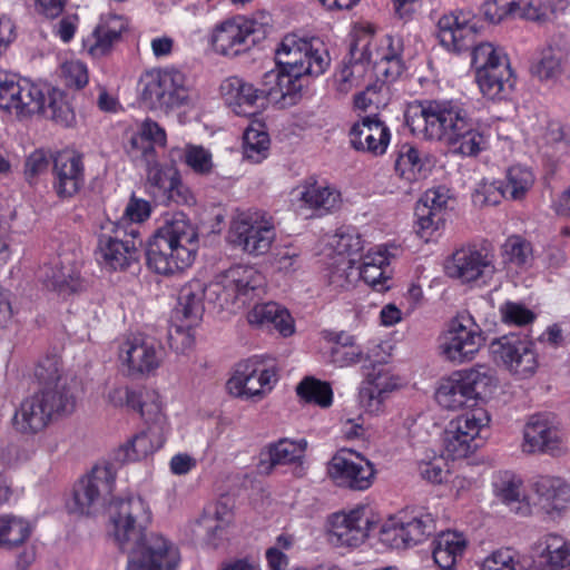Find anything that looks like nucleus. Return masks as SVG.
<instances>
[{"label": "nucleus", "instance_id": "obj_41", "mask_svg": "<svg viewBox=\"0 0 570 570\" xmlns=\"http://www.w3.org/2000/svg\"><path fill=\"white\" fill-rule=\"evenodd\" d=\"M481 94L491 100L508 98L514 89L515 77L510 66L499 65L497 69L475 73Z\"/></svg>", "mask_w": 570, "mask_h": 570}, {"label": "nucleus", "instance_id": "obj_51", "mask_svg": "<svg viewBox=\"0 0 570 570\" xmlns=\"http://www.w3.org/2000/svg\"><path fill=\"white\" fill-rule=\"evenodd\" d=\"M232 523L233 511L223 502H216L208 507L199 520V524L206 530L212 542L220 539Z\"/></svg>", "mask_w": 570, "mask_h": 570}, {"label": "nucleus", "instance_id": "obj_17", "mask_svg": "<svg viewBox=\"0 0 570 570\" xmlns=\"http://www.w3.org/2000/svg\"><path fill=\"white\" fill-rule=\"evenodd\" d=\"M493 360L517 380L532 377L539 367L538 353L527 336L510 333L490 345Z\"/></svg>", "mask_w": 570, "mask_h": 570}, {"label": "nucleus", "instance_id": "obj_27", "mask_svg": "<svg viewBox=\"0 0 570 570\" xmlns=\"http://www.w3.org/2000/svg\"><path fill=\"white\" fill-rule=\"evenodd\" d=\"M530 551L529 570H563L570 567V540L558 532L540 535Z\"/></svg>", "mask_w": 570, "mask_h": 570}, {"label": "nucleus", "instance_id": "obj_26", "mask_svg": "<svg viewBox=\"0 0 570 570\" xmlns=\"http://www.w3.org/2000/svg\"><path fill=\"white\" fill-rule=\"evenodd\" d=\"M569 55L570 38L556 33L539 49L531 72L542 81H554L567 71Z\"/></svg>", "mask_w": 570, "mask_h": 570}, {"label": "nucleus", "instance_id": "obj_37", "mask_svg": "<svg viewBox=\"0 0 570 570\" xmlns=\"http://www.w3.org/2000/svg\"><path fill=\"white\" fill-rule=\"evenodd\" d=\"M250 326L262 330H275L283 337L295 333V321L288 309L278 303L267 302L256 304L247 313Z\"/></svg>", "mask_w": 570, "mask_h": 570}, {"label": "nucleus", "instance_id": "obj_49", "mask_svg": "<svg viewBox=\"0 0 570 570\" xmlns=\"http://www.w3.org/2000/svg\"><path fill=\"white\" fill-rule=\"evenodd\" d=\"M479 570H529V559L514 548L501 547L479 562Z\"/></svg>", "mask_w": 570, "mask_h": 570}, {"label": "nucleus", "instance_id": "obj_19", "mask_svg": "<svg viewBox=\"0 0 570 570\" xmlns=\"http://www.w3.org/2000/svg\"><path fill=\"white\" fill-rule=\"evenodd\" d=\"M125 233L115 222L101 226L98 234L95 257L97 264L105 272H122L137 261V246L134 240L121 239Z\"/></svg>", "mask_w": 570, "mask_h": 570}, {"label": "nucleus", "instance_id": "obj_34", "mask_svg": "<svg viewBox=\"0 0 570 570\" xmlns=\"http://www.w3.org/2000/svg\"><path fill=\"white\" fill-rule=\"evenodd\" d=\"M46 400L35 393L23 399L11 417L12 429L23 435L42 431L51 421V411Z\"/></svg>", "mask_w": 570, "mask_h": 570}, {"label": "nucleus", "instance_id": "obj_43", "mask_svg": "<svg viewBox=\"0 0 570 570\" xmlns=\"http://www.w3.org/2000/svg\"><path fill=\"white\" fill-rule=\"evenodd\" d=\"M220 92L225 101L234 108L238 115H250L247 107L252 108L262 95V89H256L252 83L245 82L238 77H229L220 85Z\"/></svg>", "mask_w": 570, "mask_h": 570}, {"label": "nucleus", "instance_id": "obj_11", "mask_svg": "<svg viewBox=\"0 0 570 570\" xmlns=\"http://www.w3.org/2000/svg\"><path fill=\"white\" fill-rule=\"evenodd\" d=\"M277 372L258 357L238 362L226 382L228 394L245 402H261L277 383Z\"/></svg>", "mask_w": 570, "mask_h": 570}, {"label": "nucleus", "instance_id": "obj_54", "mask_svg": "<svg viewBox=\"0 0 570 570\" xmlns=\"http://www.w3.org/2000/svg\"><path fill=\"white\" fill-rule=\"evenodd\" d=\"M37 396H41L46 400V404L53 407L51 411V419L55 415H67L70 414L76 406V400L73 394L70 392L68 383L55 385L50 387H41V391L36 393Z\"/></svg>", "mask_w": 570, "mask_h": 570}, {"label": "nucleus", "instance_id": "obj_39", "mask_svg": "<svg viewBox=\"0 0 570 570\" xmlns=\"http://www.w3.org/2000/svg\"><path fill=\"white\" fill-rule=\"evenodd\" d=\"M391 255L385 246H376L370 249L357 266V278H362L376 291L389 288Z\"/></svg>", "mask_w": 570, "mask_h": 570}, {"label": "nucleus", "instance_id": "obj_60", "mask_svg": "<svg viewBox=\"0 0 570 570\" xmlns=\"http://www.w3.org/2000/svg\"><path fill=\"white\" fill-rule=\"evenodd\" d=\"M36 377L42 387H50L68 383L66 376L61 372L60 358L56 355L46 356L36 367Z\"/></svg>", "mask_w": 570, "mask_h": 570}, {"label": "nucleus", "instance_id": "obj_2", "mask_svg": "<svg viewBox=\"0 0 570 570\" xmlns=\"http://www.w3.org/2000/svg\"><path fill=\"white\" fill-rule=\"evenodd\" d=\"M107 513L109 538L129 552L126 570H177L181 560L178 546L159 533L144 535L151 511L142 498L112 500Z\"/></svg>", "mask_w": 570, "mask_h": 570}, {"label": "nucleus", "instance_id": "obj_48", "mask_svg": "<svg viewBox=\"0 0 570 570\" xmlns=\"http://www.w3.org/2000/svg\"><path fill=\"white\" fill-rule=\"evenodd\" d=\"M534 183L535 175L530 167L520 164L510 166L502 183L505 199L514 202L524 199Z\"/></svg>", "mask_w": 570, "mask_h": 570}, {"label": "nucleus", "instance_id": "obj_32", "mask_svg": "<svg viewBox=\"0 0 570 570\" xmlns=\"http://www.w3.org/2000/svg\"><path fill=\"white\" fill-rule=\"evenodd\" d=\"M348 138L353 149L373 156H382L390 145L391 131L380 119L364 117L353 124L348 131Z\"/></svg>", "mask_w": 570, "mask_h": 570}, {"label": "nucleus", "instance_id": "obj_13", "mask_svg": "<svg viewBox=\"0 0 570 570\" xmlns=\"http://www.w3.org/2000/svg\"><path fill=\"white\" fill-rule=\"evenodd\" d=\"M326 475L341 489L363 492L374 484L377 470L363 453L343 448L336 451L327 462Z\"/></svg>", "mask_w": 570, "mask_h": 570}, {"label": "nucleus", "instance_id": "obj_16", "mask_svg": "<svg viewBox=\"0 0 570 570\" xmlns=\"http://www.w3.org/2000/svg\"><path fill=\"white\" fill-rule=\"evenodd\" d=\"M147 164L146 189L149 196L159 204L175 203L178 205H193L195 197L183 180L175 166H163L154 157L153 148L144 150Z\"/></svg>", "mask_w": 570, "mask_h": 570}, {"label": "nucleus", "instance_id": "obj_57", "mask_svg": "<svg viewBox=\"0 0 570 570\" xmlns=\"http://www.w3.org/2000/svg\"><path fill=\"white\" fill-rule=\"evenodd\" d=\"M472 63L475 68V73L478 71L497 69L499 65L510 66L503 49L490 42L480 43L474 48Z\"/></svg>", "mask_w": 570, "mask_h": 570}, {"label": "nucleus", "instance_id": "obj_12", "mask_svg": "<svg viewBox=\"0 0 570 570\" xmlns=\"http://www.w3.org/2000/svg\"><path fill=\"white\" fill-rule=\"evenodd\" d=\"M228 235L230 242L246 254L261 256L276 239L275 220L265 212H242L233 217Z\"/></svg>", "mask_w": 570, "mask_h": 570}, {"label": "nucleus", "instance_id": "obj_62", "mask_svg": "<svg viewBox=\"0 0 570 570\" xmlns=\"http://www.w3.org/2000/svg\"><path fill=\"white\" fill-rule=\"evenodd\" d=\"M397 379L386 365H374L367 373L365 389L390 395L397 387Z\"/></svg>", "mask_w": 570, "mask_h": 570}, {"label": "nucleus", "instance_id": "obj_45", "mask_svg": "<svg viewBox=\"0 0 570 570\" xmlns=\"http://www.w3.org/2000/svg\"><path fill=\"white\" fill-rule=\"evenodd\" d=\"M136 409L147 423V428L168 433L170 424L165 413V400L155 390H147L137 395Z\"/></svg>", "mask_w": 570, "mask_h": 570}, {"label": "nucleus", "instance_id": "obj_59", "mask_svg": "<svg viewBox=\"0 0 570 570\" xmlns=\"http://www.w3.org/2000/svg\"><path fill=\"white\" fill-rule=\"evenodd\" d=\"M198 324H189L188 321L174 320L171 316V325L168 332V341L170 347L177 353L188 352L195 343L194 328Z\"/></svg>", "mask_w": 570, "mask_h": 570}, {"label": "nucleus", "instance_id": "obj_58", "mask_svg": "<svg viewBox=\"0 0 570 570\" xmlns=\"http://www.w3.org/2000/svg\"><path fill=\"white\" fill-rule=\"evenodd\" d=\"M167 136L165 129L161 128L157 122L150 119H146L139 128L137 136L131 138L132 148L141 150L144 154L145 149L154 148L155 146H165ZM155 151V149H153Z\"/></svg>", "mask_w": 570, "mask_h": 570}, {"label": "nucleus", "instance_id": "obj_33", "mask_svg": "<svg viewBox=\"0 0 570 570\" xmlns=\"http://www.w3.org/2000/svg\"><path fill=\"white\" fill-rule=\"evenodd\" d=\"M43 283L59 294H70L81 287L79 265L75 254H63L52 258L41 268Z\"/></svg>", "mask_w": 570, "mask_h": 570}, {"label": "nucleus", "instance_id": "obj_30", "mask_svg": "<svg viewBox=\"0 0 570 570\" xmlns=\"http://www.w3.org/2000/svg\"><path fill=\"white\" fill-rule=\"evenodd\" d=\"M256 31V22L244 17H235L216 24L210 33L214 50L224 56L242 52L248 38Z\"/></svg>", "mask_w": 570, "mask_h": 570}, {"label": "nucleus", "instance_id": "obj_1", "mask_svg": "<svg viewBox=\"0 0 570 570\" xmlns=\"http://www.w3.org/2000/svg\"><path fill=\"white\" fill-rule=\"evenodd\" d=\"M379 529V541L396 550L424 542L435 531V518L425 509H405L380 523L379 514L367 504H355L326 515L323 531L334 549L353 551L362 547Z\"/></svg>", "mask_w": 570, "mask_h": 570}, {"label": "nucleus", "instance_id": "obj_31", "mask_svg": "<svg viewBox=\"0 0 570 570\" xmlns=\"http://www.w3.org/2000/svg\"><path fill=\"white\" fill-rule=\"evenodd\" d=\"M52 186L60 198H71L83 186L85 168L82 158L73 150H63L53 159Z\"/></svg>", "mask_w": 570, "mask_h": 570}, {"label": "nucleus", "instance_id": "obj_5", "mask_svg": "<svg viewBox=\"0 0 570 570\" xmlns=\"http://www.w3.org/2000/svg\"><path fill=\"white\" fill-rule=\"evenodd\" d=\"M466 108L458 99H432L410 105L405 121L412 134L426 141L444 144Z\"/></svg>", "mask_w": 570, "mask_h": 570}, {"label": "nucleus", "instance_id": "obj_3", "mask_svg": "<svg viewBox=\"0 0 570 570\" xmlns=\"http://www.w3.org/2000/svg\"><path fill=\"white\" fill-rule=\"evenodd\" d=\"M197 227L181 212L165 217L147 244V264L160 275H175L189 268L197 256Z\"/></svg>", "mask_w": 570, "mask_h": 570}, {"label": "nucleus", "instance_id": "obj_6", "mask_svg": "<svg viewBox=\"0 0 570 570\" xmlns=\"http://www.w3.org/2000/svg\"><path fill=\"white\" fill-rule=\"evenodd\" d=\"M356 35L351 47L352 59L372 65L375 73L385 81L396 80L405 68L403 40L391 35L375 36L370 23L360 27Z\"/></svg>", "mask_w": 570, "mask_h": 570}, {"label": "nucleus", "instance_id": "obj_8", "mask_svg": "<svg viewBox=\"0 0 570 570\" xmlns=\"http://www.w3.org/2000/svg\"><path fill=\"white\" fill-rule=\"evenodd\" d=\"M485 343V336L474 317L459 313L453 317L438 338L439 355L455 365L469 363L475 358Z\"/></svg>", "mask_w": 570, "mask_h": 570}, {"label": "nucleus", "instance_id": "obj_24", "mask_svg": "<svg viewBox=\"0 0 570 570\" xmlns=\"http://www.w3.org/2000/svg\"><path fill=\"white\" fill-rule=\"evenodd\" d=\"M478 32V20L471 10L460 9L440 17L436 36L442 47L459 52L468 48Z\"/></svg>", "mask_w": 570, "mask_h": 570}, {"label": "nucleus", "instance_id": "obj_29", "mask_svg": "<svg viewBox=\"0 0 570 570\" xmlns=\"http://www.w3.org/2000/svg\"><path fill=\"white\" fill-rule=\"evenodd\" d=\"M292 204L297 210L309 209L322 216L340 207L341 194L334 187L308 178L293 189Z\"/></svg>", "mask_w": 570, "mask_h": 570}, {"label": "nucleus", "instance_id": "obj_64", "mask_svg": "<svg viewBox=\"0 0 570 570\" xmlns=\"http://www.w3.org/2000/svg\"><path fill=\"white\" fill-rule=\"evenodd\" d=\"M504 259L518 267L528 265L532 259L530 243L520 236L509 237L502 247Z\"/></svg>", "mask_w": 570, "mask_h": 570}, {"label": "nucleus", "instance_id": "obj_40", "mask_svg": "<svg viewBox=\"0 0 570 570\" xmlns=\"http://www.w3.org/2000/svg\"><path fill=\"white\" fill-rule=\"evenodd\" d=\"M208 301V284L191 279L181 289L178 304L173 313L174 320L199 324L204 313V299Z\"/></svg>", "mask_w": 570, "mask_h": 570}, {"label": "nucleus", "instance_id": "obj_46", "mask_svg": "<svg viewBox=\"0 0 570 570\" xmlns=\"http://www.w3.org/2000/svg\"><path fill=\"white\" fill-rule=\"evenodd\" d=\"M33 524L30 520L6 513L0 515V548L14 549L23 544L31 535Z\"/></svg>", "mask_w": 570, "mask_h": 570}, {"label": "nucleus", "instance_id": "obj_15", "mask_svg": "<svg viewBox=\"0 0 570 570\" xmlns=\"http://www.w3.org/2000/svg\"><path fill=\"white\" fill-rule=\"evenodd\" d=\"M522 453L528 455L564 456L569 452L566 434L559 422L549 414H533L523 425Z\"/></svg>", "mask_w": 570, "mask_h": 570}, {"label": "nucleus", "instance_id": "obj_36", "mask_svg": "<svg viewBox=\"0 0 570 570\" xmlns=\"http://www.w3.org/2000/svg\"><path fill=\"white\" fill-rule=\"evenodd\" d=\"M302 75L293 72L286 66H277L263 77L262 95L284 104H295L303 89Z\"/></svg>", "mask_w": 570, "mask_h": 570}, {"label": "nucleus", "instance_id": "obj_53", "mask_svg": "<svg viewBox=\"0 0 570 570\" xmlns=\"http://www.w3.org/2000/svg\"><path fill=\"white\" fill-rule=\"evenodd\" d=\"M451 422L481 445L482 434L490 428L491 415L485 407L476 406L455 416Z\"/></svg>", "mask_w": 570, "mask_h": 570}, {"label": "nucleus", "instance_id": "obj_42", "mask_svg": "<svg viewBox=\"0 0 570 570\" xmlns=\"http://www.w3.org/2000/svg\"><path fill=\"white\" fill-rule=\"evenodd\" d=\"M168 433L147 428L119 448L118 459L124 462H136L146 459L163 448Z\"/></svg>", "mask_w": 570, "mask_h": 570}, {"label": "nucleus", "instance_id": "obj_25", "mask_svg": "<svg viewBox=\"0 0 570 570\" xmlns=\"http://www.w3.org/2000/svg\"><path fill=\"white\" fill-rule=\"evenodd\" d=\"M118 360L129 374H147L159 367L160 347L150 337L132 335L119 345Z\"/></svg>", "mask_w": 570, "mask_h": 570}, {"label": "nucleus", "instance_id": "obj_35", "mask_svg": "<svg viewBox=\"0 0 570 570\" xmlns=\"http://www.w3.org/2000/svg\"><path fill=\"white\" fill-rule=\"evenodd\" d=\"M124 16L114 12L104 13L92 33L83 40V47L92 57H101L110 51L127 29Z\"/></svg>", "mask_w": 570, "mask_h": 570}, {"label": "nucleus", "instance_id": "obj_63", "mask_svg": "<svg viewBox=\"0 0 570 570\" xmlns=\"http://www.w3.org/2000/svg\"><path fill=\"white\" fill-rule=\"evenodd\" d=\"M185 164L196 174L207 176L214 168L212 153L198 145H187L183 153Z\"/></svg>", "mask_w": 570, "mask_h": 570}, {"label": "nucleus", "instance_id": "obj_10", "mask_svg": "<svg viewBox=\"0 0 570 570\" xmlns=\"http://www.w3.org/2000/svg\"><path fill=\"white\" fill-rule=\"evenodd\" d=\"M139 92L142 102L153 109L171 110L191 101L184 73L171 68L145 71L139 79Z\"/></svg>", "mask_w": 570, "mask_h": 570}, {"label": "nucleus", "instance_id": "obj_55", "mask_svg": "<svg viewBox=\"0 0 570 570\" xmlns=\"http://www.w3.org/2000/svg\"><path fill=\"white\" fill-rule=\"evenodd\" d=\"M297 395L307 403L316 404L323 409L333 403V390L327 382L315 377H305L296 387Z\"/></svg>", "mask_w": 570, "mask_h": 570}, {"label": "nucleus", "instance_id": "obj_23", "mask_svg": "<svg viewBox=\"0 0 570 570\" xmlns=\"http://www.w3.org/2000/svg\"><path fill=\"white\" fill-rule=\"evenodd\" d=\"M493 498L519 517H531L534 513V502L529 488L525 489L521 476L511 471H499L491 480Z\"/></svg>", "mask_w": 570, "mask_h": 570}, {"label": "nucleus", "instance_id": "obj_4", "mask_svg": "<svg viewBox=\"0 0 570 570\" xmlns=\"http://www.w3.org/2000/svg\"><path fill=\"white\" fill-rule=\"evenodd\" d=\"M498 386L495 372L485 364H475L441 379L435 390V401L448 411L472 409L492 399Z\"/></svg>", "mask_w": 570, "mask_h": 570}, {"label": "nucleus", "instance_id": "obj_9", "mask_svg": "<svg viewBox=\"0 0 570 570\" xmlns=\"http://www.w3.org/2000/svg\"><path fill=\"white\" fill-rule=\"evenodd\" d=\"M275 61L303 77H318L328 69L331 58L320 39L288 33L275 49Z\"/></svg>", "mask_w": 570, "mask_h": 570}, {"label": "nucleus", "instance_id": "obj_47", "mask_svg": "<svg viewBox=\"0 0 570 570\" xmlns=\"http://www.w3.org/2000/svg\"><path fill=\"white\" fill-rule=\"evenodd\" d=\"M306 439H281L268 446V466L266 472H271L272 468L276 465H286L292 463H302L307 450Z\"/></svg>", "mask_w": 570, "mask_h": 570}, {"label": "nucleus", "instance_id": "obj_22", "mask_svg": "<svg viewBox=\"0 0 570 570\" xmlns=\"http://www.w3.org/2000/svg\"><path fill=\"white\" fill-rule=\"evenodd\" d=\"M491 127L474 120L466 110L443 144L461 157H476L490 146Z\"/></svg>", "mask_w": 570, "mask_h": 570}, {"label": "nucleus", "instance_id": "obj_21", "mask_svg": "<svg viewBox=\"0 0 570 570\" xmlns=\"http://www.w3.org/2000/svg\"><path fill=\"white\" fill-rule=\"evenodd\" d=\"M445 274L462 283H487L494 272L493 256L475 247L456 249L444 264Z\"/></svg>", "mask_w": 570, "mask_h": 570}, {"label": "nucleus", "instance_id": "obj_56", "mask_svg": "<svg viewBox=\"0 0 570 570\" xmlns=\"http://www.w3.org/2000/svg\"><path fill=\"white\" fill-rule=\"evenodd\" d=\"M46 97L45 109L51 111L52 119L62 125L70 126L75 121V112L67 95L59 88H43Z\"/></svg>", "mask_w": 570, "mask_h": 570}, {"label": "nucleus", "instance_id": "obj_28", "mask_svg": "<svg viewBox=\"0 0 570 570\" xmlns=\"http://www.w3.org/2000/svg\"><path fill=\"white\" fill-rule=\"evenodd\" d=\"M360 244L358 237L351 234H336L333 243L336 247L337 255L327 268V284L335 291L347 289L358 279L357 268L354 261L350 257V253L357 249Z\"/></svg>", "mask_w": 570, "mask_h": 570}, {"label": "nucleus", "instance_id": "obj_14", "mask_svg": "<svg viewBox=\"0 0 570 570\" xmlns=\"http://www.w3.org/2000/svg\"><path fill=\"white\" fill-rule=\"evenodd\" d=\"M43 88L16 73L0 72V109L18 119L45 111Z\"/></svg>", "mask_w": 570, "mask_h": 570}, {"label": "nucleus", "instance_id": "obj_20", "mask_svg": "<svg viewBox=\"0 0 570 570\" xmlns=\"http://www.w3.org/2000/svg\"><path fill=\"white\" fill-rule=\"evenodd\" d=\"M534 511L540 508L547 515H563L570 507V482L556 474H538L529 481Z\"/></svg>", "mask_w": 570, "mask_h": 570}, {"label": "nucleus", "instance_id": "obj_18", "mask_svg": "<svg viewBox=\"0 0 570 570\" xmlns=\"http://www.w3.org/2000/svg\"><path fill=\"white\" fill-rule=\"evenodd\" d=\"M115 482L116 473L111 465H96L75 484L70 510L86 515L97 513L111 495Z\"/></svg>", "mask_w": 570, "mask_h": 570}, {"label": "nucleus", "instance_id": "obj_44", "mask_svg": "<svg viewBox=\"0 0 570 570\" xmlns=\"http://www.w3.org/2000/svg\"><path fill=\"white\" fill-rule=\"evenodd\" d=\"M468 541L456 531L440 533L434 541L433 559L442 570H452L463 557Z\"/></svg>", "mask_w": 570, "mask_h": 570}, {"label": "nucleus", "instance_id": "obj_61", "mask_svg": "<svg viewBox=\"0 0 570 570\" xmlns=\"http://www.w3.org/2000/svg\"><path fill=\"white\" fill-rule=\"evenodd\" d=\"M417 471L420 476L434 484L444 482L449 474L448 464L443 456L426 454L417 462Z\"/></svg>", "mask_w": 570, "mask_h": 570}, {"label": "nucleus", "instance_id": "obj_7", "mask_svg": "<svg viewBox=\"0 0 570 570\" xmlns=\"http://www.w3.org/2000/svg\"><path fill=\"white\" fill-rule=\"evenodd\" d=\"M264 285L263 274L249 265H236L208 283V302L235 313L242 309Z\"/></svg>", "mask_w": 570, "mask_h": 570}, {"label": "nucleus", "instance_id": "obj_38", "mask_svg": "<svg viewBox=\"0 0 570 570\" xmlns=\"http://www.w3.org/2000/svg\"><path fill=\"white\" fill-rule=\"evenodd\" d=\"M394 170L407 185L419 183L430 173L429 154L411 144H403L395 153Z\"/></svg>", "mask_w": 570, "mask_h": 570}, {"label": "nucleus", "instance_id": "obj_52", "mask_svg": "<svg viewBox=\"0 0 570 570\" xmlns=\"http://www.w3.org/2000/svg\"><path fill=\"white\" fill-rule=\"evenodd\" d=\"M269 136L262 124L248 126L243 136L244 157L258 164L267 158L269 153Z\"/></svg>", "mask_w": 570, "mask_h": 570}, {"label": "nucleus", "instance_id": "obj_50", "mask_svg": "<svg viewBox=\"0 0 570 570\" xmlns=\"http://www.w3.org/2000/svg\"><path fill=\"white\" fill-rule=\"evenodd\" d=\"M481 445L468 436L453 422H449L443 433V451L452 460L465 459Z\"/></svg>", "mask_w": 570, "mask_h": 570}]
</instances>
